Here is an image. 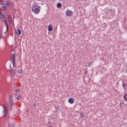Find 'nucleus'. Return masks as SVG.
<instances>
[{
	"instance_id": "obj_1",
	"label": "nucleus",
	"mask_w": 127,
	"mask_h": 127,
	"mask_svg": "<svg viewBox=\"0 0 127 127\" xmlns=\"http://www.w3.org/2000/svg\"><path fill=\"white\" fill-rule=\"evenodd\" d=\"M40 6L35 4L32 7V11L35 13V14H38L40 12Z\"/></svg>"
},
{
	"instance_id": "obj_2",
	"label": "nucleus",
	"mask_w": 127,
	"mask_h": 127,
	"mask_svg": "<svg viewBox=\"0 0 127 127\" xmlns=\"http://www.w3.org/2000/svg\"><path fill=\"white\" fill-rule=\"evenodd\" d=\"M3 111V113L4 114L3 117L6 118V116L7 115V107H6L4 105H2Z\"/></svg>"
},
{
	"instance_id": "obj_3",
	"label": "nucleus",
	"mask_w": 127,
	"mask_h": 127,
	"mask_svg": "<svg viewBox=\"0 0 127 127\" xmlns=\"http://www.w3.org/2000/svg\"><path fill=\"white\" fill-rule=\"evenodd\" d=\"M11 62L13 66H14V65H15V56H14V54L11 55Z\"/></svg>"
},
{
	"instance_id": "obj_4",
	"label": "nucleus",
	"mask_w": 127,
	"mask_h": 127,
	"mask_svg": "<svg viewBox=\"0 0 127 127\" xmlns=\"http://www.w3.org/2000/svg\"><path fill=\"white\" fill-rule=\"evenodd\" d=\"M9 104L10 107H12V105H13V99L12 98V95H10L9 96Z\"/></svg>"
},
{
	"instance_id": "obj_5",
	"label": "nucleus",
	"mask_w": 127,
	"mask_h": 127,
	"mask_svg": "<svg viewBox=\"0 0 127 127\" xmlns=\"http://www.w3.org/2000/svg\"><path fill=\"white\" fill-rule=\"evenodd\" d=\"M65 14L66 16H71V15H72L73 14H72V11L70 10H67L65 12Z\"/></svg>"
},
{
	"instance_id": "obj_6",
	"label": "nucleus",
	"mask_w": 127,
	"mask_h": 127,
	"mask_svg": "<svg viewBox=\"0 0 127 127\" xmlns=\"http://www.w3.org/2000/svg\"><path fill=\"white\" fill-rule=\"evenodd\" d=\"M7 5L9 6H13L14 5V2L11 1H7Z\"/></svg>"
},
{
	"instance_id": "obj_7",
	"label": "nucleus",
	"mask_w": 127,
	"mask_h": 127,
	"mask_svg": "<svg viewBox=\"0 0 127 127\" xmlns=\"http://www.w3.org/2000/svg\"><path fill=\"white\" fill-rule=\"evenodd\" d=\"M10 72L12 77H13V75H14V71H13V68L11 67V66H10Z\"/></svg>"
},
{
	"instance_id": "obj_8",
	"label": "nucleus",
	"mask_w": 127,
	"mask_h": 127,
	"mask_svg": "<svg viewBox=\"0 0 127 127\" xmlns=\"http://www.w3.org/2000/svg\"><path fill=\"white\" fill-rule=\"evenodd\" d=\"M7 1H2L0 2V5H7Z\"/></svg>"
},
{
	"instance_id": "obj_9",
	"label": "nucleus",
	"mask_w": 127,
	"mask_h": 127,
	"mask_svg": "<svg viewBox=\"0 0 127 127\" xmlns=\"http://www.w3.org/2000/svg\"><path fill=\"white\" fill-rule=\"evenodd\" d=\"M53 30V26H52V24H51L48 26V31H52Z\"/></svg>"
},
{
	"instance_id": "obj_10",
	"label": "nucleus",
	"mask_w": 127,
	"mask_h": 127,
	"mask_svg": "<svg viewBox=\"0 0 127 127\" xmlns=\"http://www.w3.org/2000/svg\"><path fill=\"white\" fill-rule=\"evenodd\" d=\"M3 21L6 25V31L8 30V24H7V22H6V20H2Z\"/></svg>"
},
{
	"instance_id": "obj_11",
	"label": "nucleus",
	"mask_w": 127,
	"mask_h": 127,
	"mask_svg": "<svg viewBox=\"0 0 127 127\" xmlns=\"http://www.w3.org/2000/svg\"><path fill=\"white\" fill-rule=\"evenodd\" d=\"M68 103L69 104H74V98H69L68 99Z\"/></svg>"
},
{
	"instance_id": "obj_12",
	"label": "nucleus",
	"mask_w": 127,
	"mask_h": 127,
	"mask_svg": "<svg viewBox=\"0 0 127 127\" xmlns=\"http://www.w3.org/2000/svg\"><path fill=\"white\" fill-rule=\"evenodd\" d=\"M1 9L3 11H5L7 9V7L6 6H3L1 7Z\"/></svg>"
},
{
	"instance_id": "obj_13",
	"label": "nucleus",
	"mask_w": 127,
	"mask_h": 127,
	"mask_svg": "<svg viewBox=\"0 0 127 127\" xmlns=\"http://www.w3.org/2000/svg\"><path fill=\"white\" fill-rule=\"evenodd\" d=\"M4 17H5V15L0 13V18H1V19H3V18H4Z\"/></svg>"
},
{
	"instance_id": "obj_14",
	"label": "nucleus",
	"mask_w": 127,
	"mask_h": 127,
	"mask_svg": "<svg viewBox=\"0 0 127 127\" xmlns=\"http://www.w3.org/2000/svg\"><path fill=\"white\" fill-rule=\"evenodd\" d=\"M16 33H17V34H18V35L21 34V30H19V29L17 30L16 31Z\"/></svg>"
},
{
	"instance_id": "obj_15",
	"label": "nucleus",
	"mask_w": 127,
	"mask_h": 127,
	"mask_svg": "<svg viewBox=\"0 0 127 127\" xmlns=\"http://www.w3.org/2000/svg\"><path fill=\"white\" fill-rule=\"evenodd\" d=\"M57 7H58V8H60V7L62 6V4H61V3H58L57 4Z\"/></svg>"
},
{
	"instance_id": "obj_16",
	"label": "nucleus",
	"mask_w": 127,
	"mask_h": 127,
	"mask_svg": "<svg viewBox=\"0 0 127 127\" xmlns=\"http://www.w3.org/2000/svg\"><path fill=\"white\" fill-rule=\"evenodd\" d=\"M8 19L9 21H10V22H11L12 21V19L11 18V16L8 15Z\"/></svg>"
},
{
	"instance_id": "obj_17",
	"label": "nucleus",
	"mask_w": 127,
	"mask_h": 127,
	"mask_svg": "<svg viewBox=\"0 0 127 127\" xmlns=\"http://www.w3.org/2000/svg\"><path fill=\"white\" fill-rule=\"evenodd\" d=\"M15 125L14 124L11 123L9 124V127H14Z\"/></svg>"
},
{
	"instance_id": "obj_18",
	"label": "nucleus",
	"mask_w": 127,
	"mask_h": 127,
	"mask_svg": "<svg viewBox=\"0 0 127 127\" xmlns=\"http://www.w3.org/2000/svg\"><path fill=\"white\" fill-rule=\"evenodd\" d=\"M80 117L81 118H84V117H85V114H83V113H81L80 115Z\"/></svg>"
},
{
	"instance_id": "obj_19",
	"label": "nucleus",
	"mask_w": 127,
	"mask_h": 127,
	"mask_svg": "<svg viewBox=\"0 0 127 127\" xmlns=\"http://www.w3.org/2000/svg\"><path fill=\"white\" fill-rule=\"evenodd\" d=\"M20 99H21V96L20 95L18 96L16 98L17 100H20Z\"/></svg>"
},
{
	"instance_id": "obj_20",
	"label": "nucleus",
	"mask_w": 127,
	"mask_h": 127,
	"mask_svg": "<svg viewBox=\"0 0 127 127\" xmlns=\"http://www.w3.org/2000/svg\"><path fill=\"white\" fill-rule=\"evenodd\" d=\"M124 99L125 100V101H127V94H126L125 96H124Z\"/></svg>"
},
{
	"instance_id": "obj_21",
	"label": "nucleus",
	"mask_w": 127,
	"mask_h": 127,
	"mask_svg": "<svg viewBox=\"0 0 127 127\" xmlns=\"http://www.w3.org/2000/svg\"><path fill=\"white\" fill-rule=\"evenodd\" d=\"M18 73H19V74H21V73H22V71L20 69L18 70Z\"/></svg>"
},
{
	"instance_id": "obj_22",
	"label": "nucleus",
	"mask_w": 127,
	"mask_h": 127,
	"mask_svg": "<svg viewBox=\"0 0 127 127\" xmlns=\"http://www.w3.org/2000/svg\"><path fill=\"white\" fill-rule=\"evenodd\" d=\"M19 91H20L19 89H16L15 90V92H16V93H18V92H19Z\"/></svg>"
},
{
	"instance_id": "obj_23",
	"label": "nucleus",
	"mask_w": 127,
	"mask_h": 127,
	"mask_svg": "<svg viewBox=\"0 0 127 127\" xmlns=\"http://www.w3.org/2000/svg\"><path fill=\"white\" fill-rule=\"evenodd\" d=\"M88 73V70H85L84 74H87Z\"/></svg>"
},
{
	"instance_id": "obj_24",
	"label": "nucleus",
	"mask_w": 127,
	"mask_h": 127,
	"mask_svg": "<svg viewBox=\"0 0 127 127\" xmlns=\"http://www.w3.org/2000/svg\"><path fill=\"white\" fill-rule=\"evenodd\" d=\"M123 88H125L126 84H123Z\"/></svg>"
},
{
	"instance_id": "obj_25",
	"label": "nucleus",
	"mask_w": 127,
	"mask_h": 127,
	"mask_svg": "<svg viewBox=\"0 0 127 127\" xmlns=\"http://www.w3.org/2000/svg\"><path fill=\"white\" fill-rule=\"evenodd\" d=\"M2 35L0 34V38H1V37H2Z\"/></svg>"
},
{
	"instance_id": "obj_26",
	"label": "nucleus",
	"mask_w": 127,
	"mask_h": 127,
	"mask_svg": "<svg viewBox=\"0 0 127 127\" xmlns=\"http://www.w3.org/2000/svg\"><path fill=\"white\" fill-rule=\"evenodd\" d=\"M90 65H91V64H89L88 66H90Z\"/></svg>"
},
{
	"instance_id": "obj_27",
	"label": "nucleus",
	"mask_w": 127,
	"mask_h": 127,
	"mask_svg": "<svg viewBox=\"0 0 127 127\" xmlns=\"http://www.w3.org/2000/svg\"><path fill=\"white\" fill-rule=\"evenodd\" d=\"M34 106H35V104H34Z\"/></svg>"
}]
</instances>
